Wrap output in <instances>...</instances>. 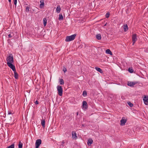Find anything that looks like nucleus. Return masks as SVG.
<instances>
[{"mask_svg":"<svg viewBox=\"0 0 148 148\" xmlns=\"http://www.w3.org/2000/svg\"><path fill=\"white\" fill-rule=\"evenodd\" d=\"M123 28L125 32H126L128 30V26L127 24L123 25Z\"/></svg>","mask_w":148,"mask_h":148,"instance_id":"aec40b11","label":"nucleus"},{"mask_svg":"<svg viewBox=\"0 0 148 148\" xmlns=\"http://www.w3.org/2000/svg\"><path fill=\"white\" fill-rule=\"evenodd\" d=\"M45 120L42 119V120H41V124L42 126V127L43 128H45Z\"/></svg>","mask_w":148,"mask_h":148,"instance_id":"4468645a","label":"nucleus"},{"mask_svg":"<svg viewBox=\"0 0 148 148\" xmlns=\"http://www.w3.org/2000/svg\"><path fill=\"white\" fill-rule=\"evenodd\" d=\"M82 106L83 108L86 109L87 108V102L84 101L82 102Z\"/></svg>","mask_w":148,"mask_h":148,"instance_id":"9d476101","label":"nucleus"},{"mask_svg":"<svg viewBox=\"0 0 148 148\" xmlns=\"http://www.w3.org/2000/svg\"><path fill=\"white\" fill-rule=\"evenodd\" d=\"M42 143V140L41 139H37L35 143L36 148H39V146Z\"/></svg>","mask_w":148,"mask_h":148,"instance_id":"20e7f679","label":"nucleus"},{"mask_svg":"<svg viewBox=\"0 0 148 148\" xmlns=\"http://www.w3.org/2000/svg\"><path fill=\"white\" fill-rule=\"evenodd\" d=\"M127 121L126 119H125L124 117L122 118V119L120 121V125H125Z\"/></svg>","mask_w":148,"mask_h":148,"instance_id":"6e6552de","label":"nucleus"},{"mask_svg":"<svg viewBox=\"0 0 148 148\" xmlns=\"http://www.w3.org/2000/svg\"><path fill=\"white\" fill-rule=\"evenodd\" d=\"M78 113L77 112V114L78 115Z\"/></svg>","mask_w":148,"mask_h":148,"instance_id":"e433bc0d","label":"nucleus"},{"mask_svg":"<svg viewBox=\"0 0 148 148\" xmlns=\"http://www.w3.org/2000/svg\"><path fill=\"white\" fill-rule=\"evenodd\" d=\"M61 10V9L60 5H58L56 9V12L58 13H59L60 12Z\"/></svg>","mask_w":148,"mask_h":148,"instance_id":"f8f14e48","label":"nucleus"},{"mask_svg":"<svg viewBox=\"0 0 148 148\" xmlns=\"http://www.w3.org/2000/svg\"><path fill=\"white\" fill-rule=\"evenodd\" d=\"M12 114V113L10 111L8 112V114Z\"/></svg>","mask_w":148,"mask_h":148,"instance_id":"f704fd0d","label":"nucleus"},{"mask_svg":"<svg viewBox=\"0 0 148 148\" xmlns=\"http://www.w3.org/2000/svg\"><path fill=\"white\" fill-rule=\"evenodd\" d=\"M12 35L11 34H9L8 35V37L9 38H11L12 37Z\"/></svg>","mask_w":148,"mask_h":148,"instance_id":"2f4dec72","label":"nucleus"},{"mask_svg":"<svg viewBox=\"0 0 148 148\" xmlns=\"http://www.w3.org/2000/svg\"><path fill=\"white\" fill-rule=\"evenodd\" d=\"M137 40V36L136 34H133L132 36V41L133 42L132 45H133Z\"/></svg>","mask_w":148,"mask_h":148,"instance_id":"423d86ee","label":"nucleus"},{"mask_svg":"<svg viewBox=\"0 0 148 148\" xmlns=\"http://www.w3.org/2000/svg\"><path fill=\"white\" fill-rule=\"evenodd\" d=\"M47 20L46 18H45L43 19V23L44 26V27H45L46 26L47 23Z\"/></svg>","mask_w":148,"mask_h":148,"instance_id":"2eb2a0df","label":"nucleus"},{"mask_svg":"<svg viewBox=\"0 0 148 148\" xmlns=\"http://www.w3.org/2000/svg\"><path fill=\"white\" fill-rule=\"evenodd\" d=\"M95 69L98 72H99L101 73H103V71L102 70L99 68L96 67Z\"/></svg>","mask_w":148,"mask_h":148,"instance_id":"dca6fc26","label":"nucleus"},{"mask_svg":"<svg viewBox=\"0 0 148 148\" xmlns=\"http://www.w3.org/2000/svg\"><path fill=\"white\" fill-rule=\"evenodd\" d=\"M10 4H11V0H8Z\"/></svg>","mask_w":148,"mask_h":148,"instance_id":"c9c22d12","label":"nucleus"},{"mask_svg":"<svg viewBox=\"0 0 148 148\" xmlns=\"http://www.w3.org/2000/svg\"><path fill=\"white\" fill-rule=\"evenodd\" d=\"M7 64L9 67L12 69L13 71H15L16 70L14 65H13L12 63L7 62Z\"/></svg>","mask_w":148,"mask_h":148,"instance_id":"39448f33","label":"nucleus"},{"mask_svg":"<svg viewBox=\"0 0 148 148\" xmlns=\"http://www.w3.org/2000/svg\"><path fill=\"white\" fill-rule=\"evenodd\" d=\"M128 104L129 106L131 107H132L133 105V104L131 103L130 102H128Z\"/></svg>","mask_w":148,"mask_h":148,"instance_id":"c85d7f7f","label":"nucleus"},{"mask_svg":"<svg viewBox=\"0 0 148 148\" xmlns=\"http://www.w3.org/2000/svg\"><path fill=\"white\" fill-rule=\"evenodd\" d=\"M40 8H42L43 7V6L44 5V3L43 2V0H41L40 1Z\"/></svg>","mask_w":148,"mask_h":148,"instance_id":"4be33fe9","label":"nucleus"},{"mask_svg":"<svg viewBox=\"0 0 148 148\" xmlns=\"http://www.w3.org/2000/svg\"><path fill=\"white\" fill-rule=\"evenodd\" d=\"M57 89L58 92V94L60 96H62V95L63 89L62 87L60 86H57Z\"/></svg>","mask_w":148,"mask_h":148,"instance_id":"7ed1b4c3","label":"nucleus"},{"mask_svg":"<svg viewBox=\"0 0 148 148\" xmlns=\"http://www.w3.org/2000/svg\"><path fill=\"white\" fill-rule=\"evenodd\" d=\"M137 83H138V82H132L129 81L127 82V85L129 86L132 87Z\"/></svg>","mask_w":148,"mask_h":148,"instance_id":"0eeeda50","label":"nucleus"},{"mask_svg":"<svg viewBox=\"0 0 148 148\" xmlns=\"http://www.w3.org/2000/svg\"><path fill=\"white\" fill-rule=\"evenodd\" d=\"M143 100L145 104L147 105H148V97L145 96L143 99Z\"/></svg>","mask_w":148,"mask_h":148,"instance_id":"1a4fd4ad","label":"nucleus"},{"mask_svg":"<svg viewBox=\"0 0 148 148\" xmlns=\"http://www.w3.org/2000/svg\"><path fill=\"white\" fill-rule=\"evenodd\" d=\"M72 137L73 138H74L75 139H77V136L76 134V133L75 132H74V131L72 132Z\"/></svg>","mask_w":148,"mask_h":148,"instance_id":"9b49d317","label":"nucleus"},{"mask_svg":"<svg viewBox=\"0 0 148 148\" xmlns=\"http://www.w3.org/2000/svg\"><path fill=\"white\" fill-rule=\"evenodd\" d=\"M128 71L130 73H132L134 72V70L132 69L129 68L128 69Z\"/></svg>","mask_w":148,"mask_h":148,"instance_id":"cd10ccee","label":"nucleus"},{"mask_svg":"<svg viewBox=\"0 0 148 148\" xmlns=\"http://www.w3.org/2000/svg\"><path fill=\"white\" fill-rule=\"evenodd\" d=\"M109 12H108L105 15L106 17V18H108L109 17Z\"/></svg>","mask_w":148,"mask_h":148,"instance_id":"c756f323","label":"nucleus"},{"mask_svg":"<svg viewBox=\"0 0 148 148\" xmlns=\"http://www.w3.org/2000/svg\"><path fill=\"white\" fill-rule=\"evenodd\" d=\"M63 71L64 72H65L66 71V68H65V69H63Z\"/></svg>","mask_w":148,"mask_h":148,"instance_id":"72a5a7b5","label":"nucleus"},{"mask_svg":"<svg viewBox=\"0 0 148 148\" xmlns=\"http://www.w3.org/2000/svg\"><path fill=\"white\" fill-rule=\"evenodd\" d=\"M76 36V34H74L70 36H67L65 39V41L66 42H69L73 40Z\"/></svg>","mask_w":148,"mask_h":148,"instance_id":"f257e3e1","label":"nucleus"},{"mask_svg":"<svg viewBox=\"0 0 148 148\" xmlns=\"http://www.w3.org/2000/svg\"><path fill=\"white\" fill-rule=\"evenodd\" d=\"M7 148H14V144H12L11 145L8 147Z\"/></svg>","mask_w":148,"mask_h":148,"instance_id":"393cba45","label":"nucleus"},{"mask_svg":"<svg viewBox=\"0 0 148 148\" xmlns=\"http://www.w3.org/2000/svg\"><path fill=\"white\" fill-rule=\"evenodd\" d=\"M14 73V77L15 78L17 79L18 78V73H16V70L15 71H13Z\"/></svg>","mask_w":148,"mask_h":148,"instance_id":"a211bd4d","label":"nucleus"},{"mask_svg":"<svg viewBox=\"0 0 148 148\" xmlns=\"http://www.w3.org/2000/svg\"><path fill=\"white\" fill-rule=\"evenodd\" d=\"M6 60L7 62L11 63H13L14 62V58L12 54H10L9 56L7 57Z\"/></svg>","mask_w":148,"mask_h":148,"instance_id":"f03ea898","label":"nucleus"},{"mask_svg":"<svg viewBox=\"0 0 148 148\" xmlns=\"http://www.w3.org/2000/svg\"><path fill=\"white\" fill-rule=\"evenodd\" d=\"M59 82L60 84L61 85H63L64 84V81L63 79H60Z\"/></svg>","mask_w":148,"mask_h":148,"instance_id":"5701e85b","label":"nucleus"},{"mask_svg":"<svg viewBox=\"0 0 148 148\" xmlns=\"http://www.w3.org/2000/svg\"><path fill=\"white\" fill-rule=\"evenodd\" d=\"M106 53L108 54H109L110 55H112V53L111 51L109 49H107L106 50Z\"/></svg>","mask_w":148,"mask_h":148,"instance_id":"6ab92c4d","label":"nucleus"},{"mask_svg":"<svg viewBox=\"0 0 148 148\" xmlns=\"http://www.w3.org/2000/svg\"><path fill=\"white\" fill-rule=\"evenodd\" d=\"M97 39L98 40H101V35L100 34H98L96 35Z\"/></svg>","mask_w":148,"mask_h":148,"instance_id":"f3484780","label":"nucleus"},{"mask_svg":"<svg viewBox=\"0 0 148 148\" xmlns=\"http://www.w3.org/2000/svg\"><path fill=\"white\" fill-rule=\"evenodd\" d=\"M30 6H27L25 8V11L26 12H29L30 11Z\"/></svg>","mask_w":148,"mask_h":148,"instance_id":"412c9836","label":"nucleus"},{"mask_svg":"<svg viewBox=\"0 0 148 148\" xmlns=\"http://www.w3.org/2000/svg\"><path fill=\"white\" fill-rule=\"evenodd\" d=\"M14 1V4L15 6H16V3L17 2V0H13Z\"/></svg>","mask_w":148,"mask_h":148,"instance_id":"7c9ffc66","label":"nucleus"},{"mask_svg":"<svg viewBox=\"0 0 148 148\" xmlns=\"http://www.w3.org/2000/svg\"><path fill=\"white\" fill-rule=\"evenodd\" d=\"M18 148H22L23 144L20 141L19 142V144L18 145Z\"/></svg>","mask_w":148,"mask_h":148,"instance_id":"a878e982","label":"nucleus"},{"mask_svg":"<svg viewBox=\"0 0 148 148\" xmlns=\"http://www.w3.org/2000/svg\"><path fill=\"white\" fill-rule=\"evenodd\" d=\"M59 20H62L63 19L62 15V14H60L59 15V18H58Z\"/></svg>","mask_w":148,"mask_h":148,"instance_id":"b1692460","label":"nucleus"},{"mask_svg":"<svg viewBox=\"0 0 148 148\" xmlns=\"http://www.w3.org/2000/svg\"><path fill=\"white\" fill-rule=\"evenodd\" d=\"M93 142V140L91 139H89L88 140L87 144L88 146H90Z\"/></svg>","mask_w":148,"mask_h":148,"instance_id":"ddd939ff","label":"nucleus"},{"mask_svg":"<svg viewBox=\"0 0 148 148\" xmlns=\"http://www.w3.org/2000/svg\"><path fill=\"white\" fill-rule=\"evenodd\" d=\"M82 95L83 96L86 97L87 95V92L85 90L83 92Z\"/></svg>","mask_w":148,"mask_h":148,"instance_id":"bb28decb","label":"nucleus"},{"mask_svg":"<svg viewBox=\"0 0 148 148\" xmlns=\"http://www.w3.org/2000/svg\"><path fill=\"white\" fill-rule=\"evenodd\" d=\"M35 103L36 105L38 104L39 103V102L37 100L35 102Z\"/></svg>","mask_w":148,"mask_h":148,"instance_id":"473e14b6","label":"nucleus"}]
</instances>
